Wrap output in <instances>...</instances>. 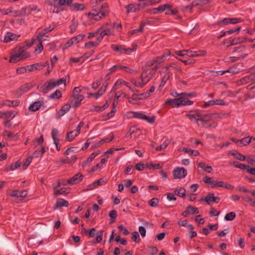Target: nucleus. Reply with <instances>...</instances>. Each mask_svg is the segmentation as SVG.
Wrapping results in <instances>:
<instances>
[{"label": "nucleus", "instance_id": "nucleus-4", "mask_svg": "<svg viewBox=\"0 0 255 255\" xmlns=\"http://www.w3.org/2000/svg\"><path fill=\"white\" fill-rule=\"evenodd\" d=\"M109 13V5L107 3H104L99 9V13L96 14L95 16L91 17L90 19H94L96 21H99L105 16H107Z\"/></svg>", "mask_w": 255, "mask_h": 255}, {"label": "nucleus", "instance_id": "nucleus-25", "mask_svg": "<svg viewBox=\"0 0 255 255\" xmlns=\"http://www.w3.org/2000/svg\"><path fill=\"white\" fill-rule=\"evenodd\" d=\"M42 102L39 101L35 102L32 104L29 107V109L33 112L38 110L42 105Z\"/></svg>", "mask_w": 255, "mask_h": 255}, {"label": "nucleus", "instance_id": "nucleus-35", "mask_svg": "<svg viewBox=\"0 0 255 255\" xmlns=\"http://www.w3.org/2000/svg\"><path fill=\"white\" fill-rule=\"evenodd\" d=\"M251 141L252 138H250V136H247L238 140L237 142H239V145H247L250 143Z\"/></svg>", "mask_w": 255, "mask_h": 255}, {"label": "nucleus", "instance_id": "nucleus-39", "mask_svg": "<svg viewBox=\"0 0 255 255\" xmlns=\"http://www.w3.org/2000/svg\"><path fill=\"white\" fill-rule=\"evenodd\" d=\"M251 80H250V78H249V76H245L242 78H241L238 82V85H245L247 83H249L250 82H252Z\"/></svg>", "mask_w": 255, "mask_h": 255}, {"label": "nucleus", "instance_id": "nucleus-30", "mask_svg": "<svg viewBox=\"0 0 255 255\" xmlns=\"http://www.w3.org/2000/svg\"><path fill=\"white\" fill-rule=\"evenodd\" d=\"M246 40V38L244 37H238L233 38L232 40H231V44L233 45H237L239 44H241L243 42H245Z\"/></svg>", "mask_w": 255, "mask_h": 255}, {"label": "nucleus", "instance_id": "nucleus-51", "mask_svg": "<svg viewBox=\"0 0 255 255\" xmlns=\"http://www.w3.org/2000/svg\"><path fill=\"white\" fill-rule=\"evenodd\" d=\"M104 93V90H99L98 92L96 94L89 93L88 97H94L96 99H98Z\"/></svg>", "mask_w": 255, "mask_h": 255}, {"label": "nucleus", "instance_id": "nucleus-11", "mask_svg": "<svg viewBox=\"0 0 255 255\" xmlns=\"http://www.w3.org/2000/svg\"><path fill=\"white\" fill-rule=\"evenodd\" d=\"M73 99L70 101L69 105H71V107H77L80 105L81 102L84 98L83 95H80L77 97H72Z\"/></svg>", "mask_w": 255, "mask_h": 255}, {"label": "nucleus", "instance_id": "nucleus-46", "mask_svg": "<svg viewBox=\"0 0 255 255\" xmlns=\"http://www.w3.org/2000/svg\"><path fill=\"white\" fill-rule=\"evenodd\" d=\"M19 102L17 100L15 101H9V100H6L3 102V104L7 105L8 106H12V107H15L19 105Z\"/></svg>", "mask_w": 255, "mask_h": 255}, {"label": "nucleus", "instance_id": "nucleus-6", "mask_svg": "<svg viewBox=\"0 0 255 255\" xmlns=\"http://www.w3.org/2000/svg\"><path fill=\"white\" fill-rule=\"evenodd\" d=\"M117 70H123L129 73H136V71L133 69H131L129 68L128 67L125 66H122L121 65H116L113 66L110 69V73L108 74H111L112 72H115Z\"/></svg>", "mask_w": 255, "mask_h": 255}, {"label": "nucleus", "instance_id": "nucleus-17", "mask_svg": "<svg viewBox=\"0 0 255 255\" xmlns=\"http://www.w3.org/2000/svg\"><path fill=\"white\" fill-rule=\"evenodd\" d=\"M9 195L12 197H16L18 198L25 197L27 195V191L26 190H23L19 192L18 190H13Z\"/></svg>", "mask_w": 255, "mask_h": 255}, {"label": "nucleus", "instance_id": "nucleus-2", "mask_svg": "<svg viewBox=\"0 0 255 255\" xmlns=\"http://www.w3.org/2000/svg\"><path fill=\"white\" fill-rule=\"evenodd\" d=\"M30 56V54L26 51L24 47L17 46L14 48L9 59V62L15 63L22 59H25Z\"/></svg>", "mask_w": 255, "mask_h": 255}, {"label": "nucleus", "instance_id": "nucleus-37", "mask_svg": "<svg viewBox=\"0 0 255 255\" xmlns=\"http://www.w3.org/2000/svg\"><path fill=\"white\" fill-rule=\"evenodd\" d=\"M170 54V52L168 51L167 53L165 54H163V55L159 57H155L153 59L156 62V64L155 66L157 65H159V68L160 66L161 60L165 57L166 55H169Z\"/></svg>", "mask_w": 255, "mask_h": 255}, {"label": "nucleus", "instance_id": "nucleus-41", "mask_svg": "<svg viewBox=\"0 0 255 255\" xmlns=\"http://www.w3.org/2000/svg\"><path fill=\"white\" fill-rule=\"evenodd\" d=\"M113 49L116 51L120 52L121 54H124L125 47L123 45H112Z\"/></svg>", "mask_w": 255, "mask_h": 255}, {"label": "nucleus", "instance_id": "nucleus-40", "mask_svg": "<svg viewBox=\"0 0 255 255\" xmlns=\"http://www.w3.org/2000/svg\"><path fill=\"white\" fill-rule=\"evenodd\" d=\"M62 96V93L61 91L57 90L54 93L50 95L49 98L52 99H57L61 98Z\"/></svg>", "mask_w": 255, "mask_h": 255}, {"label": "nucleus", "instance_id": "nucleus-59", "mask_svg": "<svg viewBox=\"0 0 255 255\" xmlns=\"http://www.w3.org/2000/svg\"><path fill=\"white\" fill-rule=\"evenodd\" d=\"M146 167L151 169H158L161 168V166L159 164H152V163H149L147 164L146 165Z\"/></svg>", "mask_w": 255, "mask_h": 255}, {"label": "nucleus", "instance_id": "nucleus-21", "mask_svg": "<svg viewBox=\"0 0 255 255\" xmlns=\"http://www.w3.org/2000/svg\"><path fill=\"white\" fill-rule=\"evenodd\" d=\"M45 3L50 6H53L55 8H60L61 6L60 0H46Z\"/></svg>", "mask_w": 255, "mask_h": 255}, {"label": "nucleus", "instance_id": "nucleus-26", "mask_svg": "<svg viewBox=\"0 0 255 255\" xmlns=\"http://www.w3.org/2000/svg\"><path fill=\"white\" fill-rule=\"evenodd\" d=\"M69 203L67 201L62 198H59L56 203L55 208H58L61 207H67Z\"/></svg>", "mask_w": 255, "mask_h": 255}, {"label": "nucleus", "instance_id": "nucleus-23", "mask_svg": "<svg viewBox=\"0 0 255 255\" xmlns=\"http://www.w3.org/2000/svg\"><path fill=\"white\" fill-rule=\"evenodd\" d=\"M113 34L112 31L109 29H107L102 31L100 33V35L97 38V41L100 43L103 39V37L105 35H111Z\"/></svg>", "mask_w": 255, "mask_h": 255}, {"label": "nucleus", "instance_id": "nucleus-12", "mask_svg": "<svg viewBox=\"0 0 255 255\" xmlns=\"http://www.w3.org/2000/svg\"><path fill=\"white\" fill-rule=\"evenodd\" d=\"M19 37V35H17L16 34L8 32L5 35L3 41L4 43H7L11 41L16 40Z\"/></svg>", "mask_w": 255, "mask_h": 255}, {"label": "nucleus", "instance_id": "nucleus-34", "mask_svg": "<svg viewBox=\"0 0 255 255\" xmlns=\"http://www.w3.org/2000/svg\"><path fill=\"white\" fill-rule=\"evenodd\" d=\"M182 150L186 153H189L191 156H197L199 155V152L198 150H192L191 148L184 147Z\"/></svg>", "mask_w": 255, "mask_h": 255}, {"label": "nucleus", "instance_id": "nucleus-16", "mask_svg": "<svg viewBox=\"0 0 255 255\" xmlns=\"http://www.w3.org/2000/svg\"><path fill=\"white\" fill-rule=\"evenodd\" d=\"M3 117L2 118L4 120H10L13 119L16 115L17 114V112L15 111H6L5 112H2Z\"/></svg>", "mask_w": 255, "mask_h": 255}, {"label": "nucleus", "instance_id": "nucleus-10", "mask_svg": "<svg viewBox=\"0 0 255 255\" xmlns=\"http://www.w3.org/2000/svg\"><path fill=\"white\" fill-rule=\"evenodd\" d=\"M172 8V5L168 3H165L163 5H160L157 8L152 9V11L154 14L158 13L159 12H162L167 9Z\"/></svg>", "mask_w": 255, "mask_h": 255}, {"label": "nucleus", "instance_id": "nucleus-58", "mask_svg": "<svg viewBox=\"0 0 255 255\" xmlns=\"http://www.w3.org/2000/svg\"><path fill=\"white\" fill-rule=\"evenodd\" d=\"M134 114L135 115V117L139 119H142L145 120L148 119V116L146 115L138 112H134Z\"/></svg>", "mask_w": 255, "mask_h": 255}, {"label": "nucleus", "instance_id": "nucleus-42", "mask_svg": "<svg viewBox=\"0 0 255 255\" xmlns=\"http://www.w3.org/2000/svg\"><path fill=\"white\" fill-rule=\"evenodd\" d=\"M169 143L170 140H165V141L161 145H160V146H157L156 147V150L157 151H160L162 150V149L166 148L169 145Z\"/></svg>", "mask_w": 255, "mask_h": 255}, {"label": "nucleus", "instance_id": "nucleus-14", "mask_svg": "<svg viewBox=\"0 0 255 255\" xmlns=\"http://www.w3.org/2000/svg\"><path fill=\"white\" fill-rule=\"evenodd\" d=\"M141 5L140 4H128L126 6V8L127 9V12H134L136 11L139 10L140 8Z\"/></svg>", "mask_w": 255, "mask_h": 255}, {"label": "nucleus", "instance_id": "nucleus-54", "mask_svg": "<svg viewBox=\"0 0 255 255\" xmlns=\"http://www.w3.org/2000/svg\"><path fill=\"white\" fill-rule=\"evenodd\" d=\"M132 239L135 243H138L139 242L140 239L137 232L135 231L132 233Z\"/></svg>", "mask_w": 255, "mask_h": 255}, {"label": "nucleus", "instance_id": "nucleus-38", "mask_svg": "<svg viewBox=\"0 0 255 255\" xmlns=\"http://www.w3.org/2000/svg\"><path fill=\"white\" fill-rule=\"evenodd\" d=\"M185 192V189L181 187L179 189H176L174 191L175 195H177L180 197H185L186 196Z\"/></svg>", "mask_w": 255, "mask_h": 255}, {"label": "nucleus", "instance_id": "nucleus-1", "mask_svg": "<svg viewBox=\"0 0 255 255\" xmlns=\"http://www.w3.org/2000/svg\"><path fill=\"white\" fill-rule=\"evenodd\" d=\"M66 80V78H61L57 81H55L54 79H51L45 83L39 84L37 89L39 92L46 94L56 87H58L62 84L65 85Z\"/></svg>", "mask_w": 255, "mask_h": 255}, {"label": "nucleus", "instance_id": "nucleus-31", "mask_svg": "<svg viewBox=\"0 0 255 255\" xmlns=\"http://www.w3.org/2000/svg\"><path fill=\"white\" fill-rule=\"evenodd\" d=\"M231 165H234L235 167L237 168H239L242 170H248L249 168V165H246L245 164L240 163L238 161H235L230 163Z\"/></svg>", "mask_w": 255, "mask_h": 255}, {"label": "nucleus", "instance_id": "nucleus-15", "mask_svg": "<svg viewBox=\"0 0 255 255\" xmlns=\"http://www.w3.org/2000/svg\"><path fill=\"white\" fill-rule=\"evenodd\" d=\"M214 105H224L225 104L222 100L217 99L216 100H211L208 102H205L204 104V106H203V107L204 108H205Z\"/></svg>", "mask_w": 255, "mask_h": 255}, {"label": "nucleus", "instance_id": "nucleus-8", "mask_svg": "<svg viewBox=\"0 0 255 255\" xmlns=\"http://www.w3.org/2000/svg\"><path fill=\"white\" fill-rule=\"evenodd\" d=\"M185 95H187V93H182L180 94V97L177 98V99L179 100L178 101L179 107L180 106L191 105L193 104V102L185 97Z\"/></svg>", "mask_w": 255, "mask_h": 255}, {"label": "nucleus", "instance_id": "nucleus-55", "mask_svg": "<svg viewBox=\"0 0 255 255\" xmlns=\"http://www.w3.org/2000/svg\"><path fill=\"white\" fill-rule=\"evenodd\" d=\"M100 8V7L99 8H95L93 9L91 12H89L88 13H86V14L88 16L89 18H91V17H93L96 15V14L99 13V9Z\"/></svg>", "mask_w": 255, "mask_h": 255}, {"label": "nucleus", "instance_id": "nucleus-28", "mask_svg": "<svg viewBox=\"0 0 255 255\" xmlns=\"http://www.w3.org/2000/svg\"><path fill=\"white\" fill-rule=\"evenodd\" d=\"M156 64V62L152 59L151 60L148 61L146 62L145 65L143 67L142 69H145V71H149L153 68L155 65Z\"/></svg>", "mask_w": 255, "mask_h": 255}, {"label": "nucleus", "instance_id": "nucleus-64", "mask_svg": "<svg viewBox=\"0 0 255 255\" xmlns=\"http://www.w3.org/2000/svg\"><path fill=\"white\" fill-rule=\"evenodd\" d=\"M58 130L56 128H53L52 130L51 135L54 141H57L59 139L56 138V136L58 135Z\"/></svg>", "mask_w": 255, "mask_h": 255}, {"label": "nucleus", "instance_id": "nucleus-57", "mask_svg": "<svg viewBox=\"0 0 255 255\" xmlns=\"http://www.w3.org/2000/svg\"><path fill=\"white\" fill-rule=\"evenodd\" d=\"M81 92V89L80 87H75L74 88L73 91V94L72 97H77L78 96H80L81 95H79L80 92Z\"/></svg>", "mask_w": 255, "mask_h": 255}, {"label": "nucleus", "instance_id": "nucleus-44", "mask_svg": "<svg viewBox=\"0 0 255 255\" xmlns=\"http://www.w3.org/2000/svg\"><path fill=\"white\" fill-rule=\"evenodd\" d=\"M236 214L234 212L227 213L225 216V220L226 221H233L236 217Z\"/></svg>", "mask_w": 255, "mask_h": 255}, {"label": "nucleus", "instance_id": "nucleus-24", "mask_svg": "<svg viewBox=\"0 0 255 255\" xmlns=\"http://www.w3.org/2000/svg\"><path fill=\"white\" fill-rule=\"evenodd\" d=\"M44 66H45L44 64L40 65L39 64H34L30 65H28L26 66L27 71H28V72H29L33 71L34 70H40Z\"/></svg>", "mask_w": 255, "mask_h": 255}, {"label": "nucleus", "instance_id": "nucleus-45", "mask_svg": "<svg viewBox=\"0 0 255 255\" xmlns=\"http://www.w3.org/2000/svg\"><path fill=\"white\" fill-rule=\"evenodd\" d=\"M232 154L237 159L241 161H244L246 159L245 155H242L241 153L236 151L235 152L232 153Z\"/></svg>", "mask_w": 255, "mask_h": 255}, {"label": "nucleus", "instance_id": "nucleus-61", "mask_svg": "<svg viewBox=\"0 0 255 255\" xmlns=\"http://www.w3.org/2000/svg\"><path fill=\"white\" fill-rule=\"evenodd\" d=\"M158 202L159 201L157 198H154L150 200L148 202V203L150 206L154 207L157 206Z\"/></svg>", "mask_w": 255, "mask_h": 255}, {"label": "nucleus", "instance_id": "nucleus-36", "mask_svg": "<svg viewBox=\"0 0 255 255\" xmlns=\"http://www.w3.org/2000/svg\"><path fill=\"white\" fill-rule=\"evenodd\" d=\"M178 101H179L177 98L174 99H168L166 101L165 104L171 105L173 107H179V103H178Z\"/></svg>", "mask_w": 255, "mask_h": 255}, {"label": "nucleus", "instance_id": "nucleus-50", "mask_svg": "<svg viewBox=\"0 0 255 255\" xmlns=\"http://www.w3.org/2000/svg\"><path fill=\"white\" fill-rule=\"evenodd\" d=\"M36 39L38 40V41L39 42V45H38L37 48L35 49V52L38 51V53H40L42 52V51L43 49V45H42L43 40H42V38H41L40 39L36 38Z\"/></svg>", "mask_w": 255, "mask_h": 255}, {"label": "nucleus", "instance_id": "nucleus-5", "mask_svg": "<svg viewBox=\"0 0 255 255\" xmlns=\"http://www.w3.org/2000/svg\"><path fill=\"white\" fill-rule=\"evenodd\" d=\"M174 178L181 179L184 178L187 175V170L183 167H176L173 171Z\"/></svg>", "mask_w": 255, "mask_h": 255}, {"label": "nucleus", "instance_id": "nucleus-27", "mask_svg": "<svg viewBox=\"0 0 255 255\" xmlns=\"http://www.w3.org/2000/svg\"><path fill=\"white\" fill-rule=\"evenodd\" d=\"M54 29V28L51 27V26H49L48 27H47L45 29H44L43 30H42L41 32H40L37 36V39H40L41 38H42L43 36H45V35L48 33V32L51 31Z\"/></svg>", "mask_w": 255, "mask_h": 255}, {"label": "nucleus", "instance_id": "nucleus-33", "mask_svg": "<svg viewBox=\"0 0 255 255\" xmlns=\"http://www.w3.org/2000/svg\"><path fill=\"white\" fill-rule=\"evenodd\" d=\"M198 117H199L200 122H209L212 118L210 114H201L200 113L199 115H198Z\"/></svg>", "mask_w": 255, "mask_h": 255}, {"label": "nucleus", "instance_id": "nucleus-63", "mask_svg": "<svg viewBox=\"0 0 255 255\" xmlns=\"http://www.w3.org/2000/svg\"><path fill=\"white\" fill-rule=\"evenodd\" d=\"M21 165V162L19 161H17L15 163H12L10 165L9 167V169L10 170H13L19 167Z\"/></svg>", "mask_w": 255, "mask_h": 255}, {"label": "nucleus", "instance_id": "nucleus-43", "mask_svg": "<svg viewBox=\"0 0 255 255\" xmlns=\"http://www.w3.org/2000/svg\"><path fill=\"white\" fill-rule=\"evenodd\" d=\"M123 85H125L126 86H127L130 89H131L130 87L129 86V84L123 80H118L114 84V87H113V89L112 90V91H115L116 89L115 88V87L117 86V85H122L123 84Z\"/></svg>", "mask_w": 255, "mask_h": 255}, {"label": "nucleus", "instance_id": "nucleus-19", "mask_svg": "<svg viewBox=\"0 0 255 255\" xmlns=\"http://www.w3.org/2000/svg\"><path fill=\"white\" fill-rule=\"evenodd\" d=\"M71 105L69 104H67L64 105L58 113L57 117L58 118L63 116L65 113H66L70 109Z\"/></svg>", "mask_w": 255, "mask_h": 255}, {"label": "nucleus", "instance_id": "nucleus-53", "mask_svg": "<svg viewBox=\"0 0 255 255\" xmlns=\"http://www.w3.org/2000/svg\"><path fill=\"white\" fill-rule=\"evenodd\" d=\"M170 77L166 73L163 76L159 87H162L164 86L166 82L170 79Z\"/></svg>", "mask_w": 255, "mask_h": 255}, {"label": "nucleus", "instance_id": "nucleus-52", "mask_svg": "<svg viewBox=\"0 0 255 255\" xmlns=\"http://www.w3.org/2000/svg\"><path fill=\"white\" fill-rule=\"evenodd\" d=\"M109 106V104L107 102L103 106H95V110L98 112H102Z\"/></svg>", "mask_w": 255, "mask_h": 255}, {"label": "nucleus", "instance_id": "nucleus-13", "mask_svg": "<svg viewBox=\"0 0 255 255\" xmlns=\"http://www.w3.org/2000/svg\"><path fill=\"white\" fill-rule=\"evenodd\" d=\"M165 69V73L168 74L170 77L172 76L173 73L176 74L175 70V63H171L167 65L164 67Z\"/></svg>", "mask_w": 255, "mask_h": 255}, {"label": "nucleus", "instance_id": "nucleus-48", "mask_svg": "<svg viewBox=\"0 0 255 255\" xmlns=\"http://www.w3.org/2000/svg\"><path fill=\"white\" fill-rule=\"evenodd\" d=\"M103 231H100L97 232L96 239L95 241H92L93 243H99L102 240V236L103 235Z\"/></svg>", "mask_w": 255, "mask_h": 255}, {"label": "nucleus", "instance_id": "nucleus-62", "mask_svg": "<svg viewBox=\"0 0 255 255\" xmlns=\"http://www.w3.org/2000/svg\"><path fill=\"white\" fill-rule=\"evenodd\" d=\"M187 209H188L190 211V214H198L199 213V210L198 208H195L192 206H188L187 207Z\"/></svg>", "mask_w": 255, "mask_h": 255}, {"label": "nucleus", "instance_id": "nucleus-22", "mask_svg": "<svg viewBox=\"0 0 255 255\" xmlns=\"http://www.w3.org/2000/svg\"><path fill=\"white\" fill-rule=\"evenodd\" d=\"M203 181L206 183L210 184L211 185V188H213L216 187L217 181L213 180V179L211 177H209L206 176L203 177Z\"/></svg>", "mask_w": 255, "mask_h": 255}, {"label": "nucleus", "instance_id": "nucleus-32", "mask_svg": "<svg viewBox=\"0 0 255 255\" xmlns=\"http://www.w3.org/2000/svg\"><path fill=\"white\" fill-rule=\"evenodd\" d=\"M80 133L78 132L76 133V131L75 130H72L67 133L66 140L68 141H71L76 136H77Z\"/></svg>", "mask_w": 255, "mask_h": 255}, {"label": "nucleus", "instance_id": "nucleus-20", "mask_svg": "<svg viewBox=\"0 0 255 255\" xmlns=\"http://www.w3.org/2000/svg\"><path fill=\"white\" fill-rule=\"evenodd\" d=\"M70 7L72 10L76 11H82L85 9V6L83 4L78 3H72Z\"/></svg>", "mask_w": 255, "mask_h": 255}, {"label": "nucleus", "instance_id": "nucleus-56", "mask_svg": "<svg viewBox=\"0 0 255 255\" xmlns=\"http://www.w3.org/2000/svg\"><path fill=\"white\" fill-rule=\"evenodd\" d=\"M85 35L84 34H79L76 37L72 38V40H74L75 42L78 43L83 40Z\"/></svg>", "mask_w": 255, "mask_h": 255}, {"label": "nucleus", "instance_id": "nucleus-60", "mask_svg": "<svg viewBox=\"0 0 255 255\" xmlns=\"http://www.w3.org/2000/svg\"><path fill=\"white\" fill-rule=\"evenodd\" d=\"M99 44V42L97 40L96 42L90 41L86 43L85 46L86 48H90L91 47H94L97 46Z\"/></svg>", "mask_w": 255, "mask_h": 255}, {"label": "nucleus", "instance_id": "nucleus-49", "mask_svg": "<svg viewBox=\"0 0 255 255\" xmlns=\"http://www.w3.org/2000/svg\"><path fill=\"white\" fill-rule=\"evenodd\" d=\"M248 54H243L241 55L240 57H235V56H232L229 57V60L228 61V62H230L232 63L235 62L237 61L238 60H239L240 59H244L245 58Z\"/></svg>", "mask_w": 255, "mask_h": 255}, {"label": "nucleus", "instance_id": "nucleus-3", "mask_svg": "<svg viewBox=\"0 0 255 255\" xmlns=\"http://www.w3.org/2000/svg\"><path fill=\"white\" fill-rule=\"evenodd\" d=\"M158 68H159V65L154 66L151 68L150 71H145V69H143V71L139 77L141 81H143L144 83L146 84L154 76Z\"/></svg>", "mask_w": 255, "mask_h": 255}, {"label": "nucleus", "instance_id": "nucleus-18", "mask_svg": "<svg viewBox=\"0 0 255 255\" xmlns=\"http://www.w3.org/2000/svg\"><path fill=\"white\" fill-rule=\"evenodd\" d=\"M198 115H199V112L196 111L195 114H186V117H188L192 122H195L197 124L198 126H199L198 122L200 121V118L198 117Z\"/></svg>", "mask_w": 255, "mask_h": 255}, {"label": "nucleus", "instance_id": "nucleus-29", "mask_svg": "<svg viewBox=\"0 0 255 255\" xmlns=\"http://www.w3.org/2000/svg\"><path fill=\"white\" fill-rule=\"evenodd\" d=\"M132 97L133 100H136L137 99L139 100H142L147 98L148 97V94L145 93H142L141 94H133L132 95Z\"/></svg>", "mask_w": 255, "mask_h": 255}, {"label": "nucleus", "instance_id": "nucleus-47", "mask_svg": "<svg viewBox=\"0 0 255 255\" xmlns=\"http://www.w3.org/2000/svg\"><path fill=\"white\" fill-rule=\"evenodd\" d=\"M32 87V85L31 84L26 83L20 87V90L24 93L29 91Z\"/></svg>", "mask_w": 255, "mask_h": 255}, {"label": "nucleus", "instance_id": "nucleus-9", "mask_svg": "<svg viewBox=\"0 0 255 255\" xmlns=\"http://www.w3.org/2000/svg\"><path fill=\"white\" fill-rule=\"evenodd\" d=\"M83 178V175L80 173H78V174L75 175L73 177L68 180L67 183L69 184H76L82 181Z\"/></svg>", "mask_w": 255, "mask_h": 255}, {"label": "nucleus", "instance_id": "nucleus-7", "mask_svg": "<svg viewBox=\"0 0 255 255\" xmlns=\"http://www.w3.org/2000/svg\"><path fill=\"white\" fill-rule=\"evenodd\" d=\"M200 201H205L208 205H210L212 201L216 203H219L220 201V198L214 196L213 193H209L205 198H201Z\"/></svg>", "mask_w": 255, "mask_h": 255}]
</instances>
